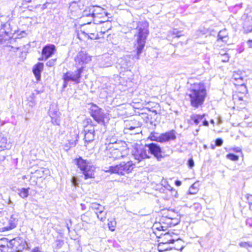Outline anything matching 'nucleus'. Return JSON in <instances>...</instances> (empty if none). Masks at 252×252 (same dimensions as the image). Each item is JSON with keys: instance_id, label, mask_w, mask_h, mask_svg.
I'll list each match as a JSON object with an SVG mask.
<instances>
[{"instance_id": "1", "label": "nucleus", "mask_w": 252, "mask_h": 252, "mask_svg": "<svg viewBox=\"0 0 252 252\" xmlns=\"http://www.w3.org/2000/svg\"><path fill=\"white\" fill-rule=\"evenodd\" d=\"M206 95V90L203 84L195 83L191 86L189 96L192 107L197 108L201 106L204 103Z\"/></svg>"}, {"instance_id": "2", "label": "nucleus", "mask_w": 252, "mask_h": 252, "mask_svg": "<svg viewBox=\"0 0 252 252\" xmlns=\"http://www.w3.org/2000/svg\"><path fill=\"white\" fill-rule=\"evenodd\" d=\"M148 23L146 22L140 23L138 25V33L137 39L136 55L135 58L139 59V56L142 52L145 46V40L149 33L148 30Z\"/></svg>"}, {"instance_id": "3", "label": "nucleus", "mask_w": 252, "mask_h": 252, "mask_svg": "<svg viewBox=\"0 0 252 252\" xmlns=\"http://www.w3.org/2000/svg\"><path fill=\"white\" fill-rule=\"evenodd\" d=\"M75 161L78 168L82 171L85 179L94 178L95 167L90 162L83 159L82 158L76 159Z\"/></svg>"}, {"instance_id": "4", "label": "nucleus", "mask_w": 252, "mask_h": 252, "mask_svg": "<svg viewBox=\"0 0 252 252\" xmlns=\"http://www.w3.org/2000/svg\"><path fill=\"white\" fill-rule=\"evenodd\" d=\"M5 17H0V43H4L10 38L12 35V28L10 22L4 20Z\"/></svg>"}, {"instance_id": "5", "label": "nucleus", "mask_w": 252, "mask_h": 252, "mask_svg": "<svg viewBox=\"0 0 252 252\" xmlns=\"http://www.w3.org/2000/svg\"><path fill=\"white\" fill-rule=\"evenodd\" d=\"M133 169V164L131 161L127 162L123 161L119 165L109 167V170H105L106 172L110 171L113 173H117L119 175H124L126 173L130 172Z\"/></svg>"}, {"instance_id": "6", "label": "nucleus", "mask_w": 252, "mask_h": 252, "mask_svg": "<svg viewBox=\"0 0 252 252\" xmlns=\"http://www.w3.org/2000/svg\"><path fill=\"white\" fill-rule=\"evenodd\" d=\"M83 72V67H79L74 71H68L64 73L63 76V88H66L68 82H73L74 84L80 82L81 74Z\"/></svg>"}, {"instance_id": "7", "label": "nucleus", "mask_w": 252, "mask_h": 252, "mask_svg": "<svg viewBox=\"0 0 252 252\" xmlns=\"http://www.w3.org/2000/svg\"><path fill=\"white\" fill-rule=\"evenodd\" d=\"M152 141L164 143L170 140H174L176 138L175 131L173 130L166 132L158 135V133L152 132L149 137Z\"/></svg>"}, {"instance_id": "8", "label": "nucleus", "mask_w": 252, "mask_h": 252, "mask_svg": "<svg viewBox=\"0 0 252 252\" xmlns=\"http://www.w3.org/2000/svg\"><path fill=\"white\" fill-rule=\"evenodd\" d=\"M91 116L98 123H103L105 114L103 111L97 105L95 104H91L89 108Z\"/></svg>"}, {"instance_id": "9", "label": "nucleus", "mask_w": 252, "mask_h": 252, "mask_svg": "<svg viewBox=\"0 0 252 252\" xmlns=\"http://www.w3.org/2000/svg\"><path fill=\"white\" fill-rule=\"evenodd\" d=\"M232 81L235 86H240L246 89V80L245 72L241 70L234 71L232 76Z\"/></svg>"}, {"instance_id": "10", "label": "nucleus", "mask_w": 252, "mask_h": 252, "mask_svg": "<svg viewBox=\"0 0 252 252\" xmlns=\"http://www.w3.org/2000/svg\"><path fill=\"white\" fill-rule=\"evenodd\" d=\"M133 156L135 159L137 160L138 162L146 158H149L150 155L146 147V145L144 146H140L135 149Z\"/></svg>"}, {"instance_id": "11", "label": "nucleus", "mask_w": 252, "mask_h": 252, "mask_svg": "<svg viewBox=\"0 0 252 252\" xmlns=\"http://www.w3.org/2000/svg\"><path fill=\"white\" fill-rule=\"evenodd\" d=\"M91 57L84 52H79L75 59V64L78 68L84 67L86 64L88 63L91 61Z\"/></svg>"}, {"instance_id": "12", "label": "nucleus", "mask_w": 252, "mask_h": 252, "mask_svg": "<svg viewBox=\"0 0 252 252\" xmlns=\"http://www.w3.org/2000/svg\"><path fill=\"white\" fill-rule=\"evenodd\" d=\"M148 152L150 154L153 155L158 161H160L163 158L161 154V149L158 144L152 143L149 144H146Z\"/></svg>"}, {"instance_id": "13", "label": "nucleus", "mask_w": 252, "mask_h": 252, "mask_svg": "<svg viewBox=\"0 0 252 252\" xmlns=\"http://www.w3.org/2000/svg\"><path fill=\"white\" fill-rule=\"evenodd\" d=\"M90 207L94 211L97 218L101 221H104L106 219V212L104 211L105 207L96 203H93Z\"/></svg>"}, {"instance_id": "14", "label": "nucleus", "mask_w": 252, "mask_h": 252, "mask_svg": "<svg viewBox=\"0 0 252 252\" xmlns=\"http://www.w3.org/2000/svg\"><path fill=\"white\" fill-rule=\"evenodd\" d=\"M85 143H89L94 141L95 134L94 128L92 126H86L84 128Z\"/></svg>"}, {"instance_id": "15", "label": "nucleus", "mask_w": 252, "mask_h": 252, "mask_svg": "<svg viewBox=\"0 0 252 252\" xmlns=\"http://www.w3.org/2000/svg\"><path fill=\"white\" fill-rule=\"evenodd\" d=\"M91 29H93L94 32H96V25L94 24L88 25L86 27V31H81V33L91 39H96L98 38V35L97 34H95V32H91Z\"/></svg>"}, {"instance_id": "16", "label": "nucleus", "mask_w": 252, "mask_h": 252, "mask_svg": "<svg viewBox=\"0 0 252 252\" xmlns=\"http://www.w3.org/2000/svg\"><path fill=\"white\" fill-rule=\"evenodd\" d=\"M55 50V46L53 44H48L44 46L42 50V54L45 60H47L54 54Z\"/></svg>"}, {"instance_id": "17", "label": "nucleus", "mask_w": 252, "mask_h": 252, "mask_svg": "<svg viewBox=\"0 0 252 252\" xmlns=\"http://www.w3.org/2000/svg\"><path fill=\"white\" fill-rule=\"evenodd\" d=\"M175 241L173 239H171L169 241H165V242H161L159 243L158 246V250L159 252H181V251L183 248V247H181L180 248H171L169 249H166L164 250H161V247L164 245L169 244V243H173Z\"/></svg>"}, {"instance_id": "18", "label": "nucleus", "mask_w": 252, "mask_h": 252, "mask_svg": "<svg viewBox=\"0 0 252 252\" xmlns=\"http://www.w3.org/2000/svg\"><path fill=\"white\" fill-rule=\"evenodd\" d=\"M114 149L112 150L111 153V156L109 158H113L114 159H119L121 158H123L125 156L126 153L125 152H127V150L126 149L125 150L123 151L122 150L119 149L117 148L114 147Z\"/></svg>"}, {"instance_id": "19", "label": "nucleus", "mask_w": 252, "mask_h": 252, "mask_svg": "<svg viewBox=\"0 0 252 252\" xmlns=\"http://www.w3.org/2000/svg\"><path fill=\"white\" fill-rule=\"evenodd\" d=\"M118 65L122 69L125 70L131 66V63L129 61V58L128 57H125L118 60ZM123 71V70H122Z\"/></svg>"}, {"instance_id": "20", "label": "nucleus", "mask_w": 252, "mask_h": 252, "mask_svg": "<svg viewBox=\"0 0 252 252\" xmlns=\"http://www.w3.org/2000/svg\"><path fill=\"white\" fill-rule=\"evenodd\" d=\"M44 64L41 63H38L33 68V72L37 81L40 80L41 72L43 70Z\"/></svg>"}, {"instance_id": "21", "label": "nucleus", "mask_w": 252, "mask_h": 252, "mask_svg": "<svg viewBox=\"0 0 252 252\" xmlns=\"http://www.w3.org/2000/svg\"><path fill=\"white\" fill-rule=\"evenodd\" d=\"M11 147V144L7 143V138L0 136V150L9 149Z\"/></svg>"}, {"instance_id": "22", "label": "nucleus", "mask_w": 252, "mask_h": 252, "mask_svg": "<svg viewBox=\"0 0 252 252\" xmlns=\"http://www.w3.org/2000/svg\"><path fill=\"white\" fill-rule=\"evenodd\" d=\"M49 113L52 119V123L55 125H59L60 121L59 119V112L58 111L54 112L50 110Z\"/></svg>"}, {"instance_id": "23", "label": "nucleus", "mask_w": 252, "mask_h": 252, "mask_svg": "<svg viewBox=\"0 0 252 252\" xmlns=\"http://www.w3.org/2000/svg\"><path fill=\"white\" fill-rule=\"evenodd\" d=\"M218 40H221L222 41H225L227 38V34L226 30L220 31L218 35Z\"/></svg>"}, {"instance_id": "24", "label": "nucleus", "mask_w": 252, "mask_h": 252, "mask_svg": "<svg viewBox=\"0 0 252 252\" xmlns=\"http://www.w3.org/2000/svg\"><path fill=\"white\" fill-rule=\"evenodd\" d=\"M204 116L205 115H193L191 116V119L194 122V124L198 125L200 121L203 120Z\"/></svg>"}, {"instance_id": "25", "label": "nucleus", "mask_w": 252, "mask_h": 252, "mask_svg": "<svg viewBox=\"0 0 252 252\" xmlns=\"http://www.w3.org/2000/svg\"><path fill=\"white\" fill-rule=\"evenodd\" d=\"M29 188H28V189L22 188L21 189H18L19 195L23 198L27 197L29 195Z\"/></svg>"}, {"instance_id": "26", "label": "nucleus", "mask_w": 252, "mask_h": 252, "mask_svg": "<svg viewBox=\"0 0 252 252\" xmlns=\"http://www.w3.org/2000/svg\"><path fill=\"white\" fill-rule=\"evenodd\" d=\"M140 124L139 123H137L136 125L134 126H127V127L126 129V130H135L134 133H138L140 131Z\"/></svg>"}, {"instance_id": "27", "label": "nucleus", "mask_w": 252, "mask_h": 252, "mask_svg": "<svg viewBox=\"0 0 252 252\" xmlns=\"http://www.w3.org/2000/svg\"><path fill=\"white\" fill-rule=\"evenodd\" d=\"M17 220L14 218V215H12L9 220V223L10 224V229L16 227L17 225Z\"/></svg>"}, {"instance_id": "28", "label": "nucleus", "mask_w": 252, "mask_h": 252, "mask_svg": "<svg viewBox=\"0 0 252 252\" xmlns=\"http://www.w3.org/2000/svg\"><path fill=\"white\" fill-rule=\"evenodd\" d=\"M164 187L167 190L171 191L172 192V196H174L175 197L177 196V191L175 189H174L173 187H172L170 185L166 183V184L164 185Z\"/></svg>"}, {"instance_id": "29", "label": "nucleus", "mask_w": 252, "mask_h": 252, "mask_svg": "<svg viewBox=\"0 0 252 252\" xmlns=\"http://www.w3.org/2000/svg\"><path fill=\"white\" fill-rule=\"evenodd\" d=\"M239 246L240 247L248 249L249 248L252 247V242H241L239 243Z\"/></svg>"}, {"instance_id": "30", "label": "nucleus", "mask_w": 252, "mask_h": 252, "mask_svg": "<svg viewBox=\"0 0 252 252\" xmlns=\"http://www.w3.org/2000/svg\"><path fill=\"white\" fill-rule=\"evenodd\" d=\"M94 8V7H93L91 8H90V10H89V12H90L89 13H88L87 11H85L83 13V16H87V17H88V16H91L93 17H94V15L95 14V13H94V11H95V10Z\"/></svg>"}, {"instance_id": "31", "label": "nucleus", "mask_w": 252, "mask_h": 252, "mask_svg": "<svg viewBox=\"0 0 252 252\" xmlns=\"http://www.w3.org/2000/svg\"><path fill=\"white\" fill-rule=\"evenodd\" d=\"M170 33L173 35H175L176 37H179L183 35L181 32L175 29L170 32Z\"/></svg>"}, {"instance_id": "32", "label": "nucleus", "mask_w": 252, "mask_h": 252, "mask_svg": "<svg viewBox=\"0 0 252 252\" xmlns=\"http://www.w3.org/2000/svg\"><path fill=\"white\" fill-rule=\"evenodd\" d=\"M226 158L232 161H237L239 159V157L233 154H228L226 155Z\"/></svg>"}, {"instance_id": "33", "label": "nucleus", "mask_w": 252, "mask_h": 252, "mask_svg": "<svg viewBox=\"0 0 252 252\" xmlns=\"http://www.w3.org/2000/svg\"><path fill=\"white\" fill-rule=\"evenodd\" d=\"M116 225V222L115 220L109 221V222H108V226L109 227V228L112 231L115 230Z\"/></svg>"}, {"instance_id": "34", "label": "nucleus", "mask_w": 252, "mask_h": 252, "mask_svg": "<svg viewBox=\"0 0 252 252\" xmlns=\"http://www.w3.org/2000/svg\"><path fill=\"white\" fill-rule=\"evenodd\" d=\"M244 29V33H248L249 32H252V25H247L245 24L243 27Z\"/></svg>"}, {"instance_id": "35", "label": "nucleus", "mask_w": 252, "mask_h": 252, "mask_svg": "<svg viewBox=\"0 0 252 252\" xmlns=\"http://www.w3.org/2000/svg\"><path fill=\"white\" fill-rule=\"evenodd\" d=\"M102 25H103V28H105V29L107 28V31L111 29V24L110 21H106V22H103Z\"/></svg>"}, {"instance_id": "36", "label": "nucleus", "mask_w": 252, "mask_h": 252, "mask_svg": "<svg viewBox=\"0 0 252 252\" xmlns=\"http://www.w3.org/2000/svg\"><path fill=\"white\" fill-rule=\"evenodd\" d=\"M197 189H195L194 188V185H192L191 187L190 188L189 192V194H195L197 192Z\"/></svg>"}, {"instance_id": "37", "label": "nucleus", "mask_w": 252, "mask_h": 252, "mask_svg": "<svg viewBox=\"0 0 252 252\" xmlns=\"http://www.w3.org/2000/svg\"><path fill=\"white\" fill-rule=\"evenodd\" d=\"M222 59H221L222 62H227L229 61V57L227 54H224L221 56Z\"/></svg>"}, {"instance_id": "38", "label": "nucleus", "mask_w": 252, "mask_h": 252, "mask_svg": "<svg viewBox=\"0 0 252 252\" xmlns=\"http://www.w3.org/2000/svg\"><path fill=\"white\" fill-rule=\"evenodd\" d=\"M63 244V241L62 240H57L56 241V247L58 248H61Z\"/></svg>"}, {"instance_id": "39", "label": "nucleus", "mask_w": 252, "mask_h": 252, "mask_svg": "<svg viewBox=\"0 0 252 252\" xmlns=\"http://www.w3.org/2000/svg\"><path fill=\"white\" fill-rule=\"evenodd\" d=\"M215 143L217 146H220L223 143V140L221 138H218L216 140Z\"/></svg>"}, {"instance_id": "40", "label": "nucleus", "mask_w": 252, "mask_h": 252, "mask_svg": "<svg viewBox=\"0 0 252 252\" xmlns=\"http://www.w3.org/2000/svg\"><path fill=\"white\" fill-rule=\"evenodd\" d=\"M188 166L190 168H192L194 165V161L192 158H190L188 160Z\"/></svg>"}, {"instance_id": "41", "label": "nucleus", "mask_w": 252, "mask_h": 252, "mask_svg": "<svg viewBox=\"0 0 252 252\" xmlns=\"http://www.w3.org/2000/svg\"><path fill=\"white\" fill-rule=\"evenodd\" d=\"M56 60H51L47 62L46 64L47 66H52L54 64Z\"/></svg>"}, {"instance_id": "42", "label": "nucleus", "mask_w": 252, "mask_h": 252, "mask_svg": "<svg viewBox=\"0 0 252 252\" xmlns=\"http://www.w3.org/2000/svg\"><path fill=\"white\" fill-rule=\"evenodd\" d=\"M247 200L250 204H252V195H248Z\"/></svg>"}, {"instance_id": "43", "label": "nucleus", "mask_w": 252, "mask_h": 252, "mask_svg": "<svg viewBox=\"0 0 252 252\" xmlns=\"http://www.w3.org/2000/svg\"><path fill=\"white\" fill-rule=\"evenodd\" d=\"M247 43L249 47L252 48V40H249Z\"/></svg>"}, {"instance_id": "44", "label": "nucleus", "mask_w": 252, "mask_h": 252, "mask_svg": "<svg viewBox=\"0 0 252 252\" xmlns=\"http://www.w3.org/2000/svg\"><path fill=\"white\" fill-rule=\"evenodd\" d=\"M106 31H108L107 29L106 30L105 28H103V27H102L101 28L100 32L102 33V34H103L106 32Z\"/></svg>"}, {"instance_id": "45", "label": "nucleus", "mask_w": 252, "mask_h": 252, "mask_svg": "<svg viewBox=\"0 0 252 252\" xmlns=\"http://www.w3.org/2000/svg\"><path fill=\"white\" fill-rule=\"evenodd\" d=\"M72 183L74 186H76L77 185V183L76 182V178L74 177L72 179Z\"/></svg>"}, {"instance_id": "46", "label": "nucleus", "mask_w": 252, "mask_h": 252, "mask_svg": "<svg viewBox=\"0 0 252 252\" xmlns=\"http://www.w3.org/2000/svg\"><path fill=\"white\" fill-rule=\"evenodd\" d=\"M175 184L177 186H180L181 185L182 183L180 181L176 180L175 181Z\"/></svg>"}, {"instance_id": "47", "label": "nucleus", "mask_w": 252, "mask_h": 252, "mask_svg": "<svg viewBox=\"0 0 252 252\" xmlns=\"http://www.w3.org/2000/svg\"><path fill=\"white\" fill-rule=\"evenodd\" d=\"M203 125L205 126H208V125H209L208 122L207 120H204L203 122Z\"/></svg>"}, {"instance_id": "48", "label": "nucleus", "mask_w": 252, "mask_h": 252, "mask_svg": "<svg viewBox=\"0 0 252 252\" xmlns=\"http://www.w3.org/2000/svg\"><path fill=\"white\" fill-rule=\"evenodd\" d=\"M110 143L117 144H120V143H122L121 141H120L119 143H118L116 141H114V140H112V141L110 142Z\"/></svg>"}, {"instance_id": "49", "label": "nucleus", "mask_w": 252, "mask_h": 252, "mask_svg": "<svg viewBox=\"0 0 252 252\" xmlns=\"http://www.w3.org/2000/svg\"><path fill=\"white\" fill-rule=\"evenodd\" d=\"M86 215H83L81 216V220H83V221H86Z\"/></svg>"}, {"instance_id": "50", "label": "nucleus", "mask_w": 252, "mask_h": 252, "mask_svg": "<svg viewBox=\"0 0 252 252\" xmlns=\"http://www.w3.org/2000/svg\"><path fill=\"white\" fill-rule=\"evenodd\" d=\"M169 233H166L164 234V236H165L166 237H167L169 236Z\"/></svg>"}, {"instance_id": "51", "label": "nucleus", "mask_w": 252, "mask_h": 252, "mask_svg": "<svg viewBox=\"0 0 252 252\" xmlns=\"http://www.w3.org/2000/svg\"><path fill=\"white\" fill-rule=\"evenodd\" d=\"M23 0L27 2H30L32 1V0Z\"/></svg>"}, {"instance_id": "52", "label": "nucleus", "mask_w": 252, "mask_h": 252, "mask_svg": "<svg viewBox=\"0 0 252 252\" xmlns=\"http://www.w3.org/2000/svg\"><path fill=\"white\" fill-rule=\"evenodd\" d=\"M195 206H196V207L197 208H200V206L199 204H194Z\"/></svg>"}, {"instance_id": "53", "label": "nucleus", "mask_w": 252, "mask_h": 252, "mask_svg": "<svg viewBox=\"0 0 252 252\" xmlns=\"http://www.w3.org/2000/svg\"><path fill=\"white\" fill-rule=\"evenodd\" d=\"M66 226H67V229H68V231H70V228H69V227L68 226V225L67 223L66 224Z\"/></svg>"}, {"instance_id": "54", "label": "nucleus", "mask_w": 252, "mask_h": 252, "mask_svg": "<svg viewBox=\"0 0 252 252\" xmlns=\"http://www.w3.org/2000/svg\"><path fill=\"white\" fill-rule=\"evenodd\" d=\"M167 248H164V247H163V246L161 247V250H164L165 249H166Z\"/></svg>"}, {"instance_id": "55", "label": "nucleus", "mask_w": 252, "mask_h": 252, "mask_svg": "<svg viewBox=\"0 0 252 252\" xmlns=\"http://www.w3.org/2000/svg\"><path fill=\"white\" fill-rule=\"evenodd\" d=\"M91 30V32H94V31H93V29H91V30Z\"/></svg>"}, {"instance_id": "56", "label": "nucleus", "mask_w": 252, "mask_h": 252, "mask_svg": "<svg viewBox=\"0 0 252 252\" xmlns=\"http://www.w3.org/2000/svg\"><path fill=\"white\" fill-rule=\"evenodd\" d=\"M240 151H241V150L240 149H238L236 150V152H240Z\"/></svg>"}, {"instance_id": "57", "label": "nucleus", "mask_w": 252, "mask_h": 252, "mask_svg": "<svg viewBox=\"0 0 252 252\" xmlns=\"http://www.w3.org/2000/svg\"><path fill=\"white\" fill-rule=\"evenodd\" d=\"M211 123H212V124H214V120H212L211 121Z\"/></svg>"}, {"instance_id": "58", "label": "nucleus", "mask_w": 252, "mask_h": 252, "mask_svg": "<svg viewBox=\"0 0 252 252\" xmlns=\"http://www.w3.org/2000/svg\"><path fill=\"white\" fill-rule=\"evenodd\" d=\"M163 227H164L163 226H160L161 229L163 230H164Z\"/></svg>"}, {"instance_id": "59", "label": "nucleus", "mask_w": 252, "mask_h": 252, "mask_svg": "<svg viewBox=\"0 0 252 252\" xmlns=\"http://www.w3.org/2000/svg\"><path fill=\"white\" fill-rule=\"evenodd\" d=\"M250 220H247V224H248L249 223V221Z\"/></svg>"}, {"instance_id": "60", "label": "nucleus", "mask_w": 252, "mask_h": 252, "mask_svg": "<svg viewBox=\"0 0 252 252\" xmlns=\"http://www.w3.org/2000/svg\"><path fill=\"white\" fill-rule=\"evenodd\" d=\"M212 148L213 149H214L215 148V147H214V146H213V145H212Z\"/></svg>"}, {"instance_id": "61", "label": "nucleus", "mask_w": 252, "mask_h": 252, "mask_svg": "<svg viewBox=\"0 0 252 252\" xmlns=\"http://www.w3.org/2000/svg\"><path fill=\"white\" fill-rule=\"evenodd\" d=\"M153 112H154L156 113V110H154Z\"/></svg>"}, {"instance_id": "62", "label": "nucleus", "mask_w": 252, "mask_h": 252, "mask_svg": "<svg viewBox=\"0 0 252 252\" xmlns=\"http://www.w3.org/2000/svg\"><path fill=\"white\" fill-rule=\"evenodd\" d=\"M178 222H176L175 223V224H178Z\"/></svg>"}, {"instance_id": "63", "label": "nucleus", "mask_w": 252, "mask_h": 252, "mask_svg": "<svg viewBox=\"0 0 252 252\" xmlns=\"http://www.w3.org/2000/svg\"><path fill=\"white\" fill-rule=\"evenodd\" d=\"M249 225H250V226H252V225H251V224H250V223L249 224Z\"/></svg>"}, {"instance_id": "64", "label": "nucleus", "mask_w": 252, "mask_h": 252, "mask_svg": "<svg viewBox=\"0 0 252 252\" xmlns=\"http://www.w3.org/2000/svg\"><path fill=\"white\" fill-rule=\"evenodd\" d=\"M96 8H99V9L100 8L99 7H97Z\"/></svg>"}]
</instances>
